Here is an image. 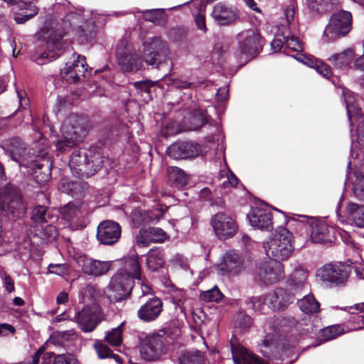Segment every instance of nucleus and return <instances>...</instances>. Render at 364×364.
Wrapping results in <instances>:
<instances>
[{
  "label": "nucleus",
  "mask_w": 364,
  "mask_h": 364,
  "mask_svg": "<svg viewBox=\"0 0 364 364\" xmlns=\"http://www.w3.org/2000/svg\"><path fill=\"white\" fill-rule=\"evenodd\" d=\"M355 180L353 182V193L354 196L364 200V176L356 172L354 173Z\"/></svg>",
  "instance_id": "49"
},
{
  "label": "nucleus",
  "mask_w": 364,
  "mask_h": 364,
  "mask_svg": "<svg viewBox=\"0 0 364 364\" xmlns=\"http://www.w3.org/2000/svg\"><path fill=\"white\" fill-rule=\"evenodd\" d=\"M293 327L300 334L307 333L313 331L312 325L309 320L308 322L297 321L291 316L274 317L269 323V330L267 326L264 327V336L262 343L260 344V352L268 358L274 357L276 352L279 349L277 343V337L282 333L286 331V328Z\"/></svg>",
  "instance_id": "2"
},
{
  "label": "nucleus",
  "mask_w": 364,
  "mask_h": 364,
  "mask_svg": "<svg viewBox=\"0 0 364 364\" xmlns=\"http://www.w3.org/2000/svg\"><path fill=\"white\" fill-rule=\"evenodd\" d=\"M20 9L21 12L16 13L14 16V20L18 24L26 22L38 12V8L36 5L31 3L27 4L25 1L21 5Z\"/></svg>",
  "instance_id": "39"
},
{
  "label": "nucleus",
  "mask_w": 364,
  "mask_h": 364,
  "mask_svg": "<svg viewBox=\"0 0 364 364\" xmlns=\"http://www.w3.org/2000/svg\"><path fill=\"white\" fill-rule=\"evenodd\" d=\"M164 336L158 333L146 337L140 347L141 358L151 361L158 359L164 353Z\"/></svg>",
  "instance_id": "22"
},
{
  "label": "nucleus",
  "mask_w": 364,
  "mask_h": 364,
  "mask_svg": "<svg viewBox=\"0 0 364 364\" xmlns=\"http://www.w3.org/2000/svg\"><path fill=\"white\" fill-rule=\"evenodd\" d=\"M255 275L264 284H272L284 277L283 264L272 259L256 265Z\"/></svg>",
  "instance_id": "15"
},
{
  "label": "nucleus",
  "mask_w": 364,
  "mask_h": 364,
  "mask_svg": "<svg viewBox=\"0 0 364 364\" xmlns=\"http://www.w3.org/2000/svg\"><path fill=\"white\" fill-rule=\"evenodd\" d=\"M58 215H55L52 210H48L46 206L38 205L33 210V220L40 224L55 223L58 220Z\"/></svg>",
  "instance_id": "38"
},
{
  "label": "nucleus",
  "mask_w": 364,
  "mask_h": 364,
  "mask_svg": "<svg viewBox=\"0 0 364 364\" xmlns=\"http://www.w3.org/2000/svg\"><path fill=\"white\" fill-rule=\"evenodd\" d=\"M237 41L240 51L247 58L255 57L262 50V38L255 29L242 31L237 35Z\"/></svg>",
  "instance_id": "16"
},
{
  "label": "nucleus",
  "mask_w": 364,
  "mask_h": 364,
  "mask_svg": "<svg viewBox=\"0 0 364 364\" xmlns=\"http://www.w3.org/2000/svg\"><path fill=\"white\" fill-rule=\"evenodd\" d=\"M117 63L125 72H135L143 66L144 56L141 57L134 47L125 41L119 43L116 49Z\"/></svg>",
  "instance_id": "13"
},
{
  "label": "nucleus",
  "mask_w": 364,
  "mask_h": 364,
  "mask_svg": "<svg viewBox=\"0 0 364 364\" xmlns=\"http://www.w3.org/2000/svg\"><path fill=\"white\" fill-rule=\"evenodd\" d=\"M180 364H205L203 354L197 350H186L179 357Z\"/></svg>",
  "instance_id": "43"
},
{
  "label": "nucleus",
  "mask_w": 364,
  "mask_h": 364,
  "mask_svg": "<svg viewBox=\"0 0 364 364\" xmlns=\"http://www.w3.org/2000/svg\"><path fill=\"white\" fill-rule=\"evenodd\" d=\"M171 85L176 89H192L196 87L194 82L178 78H173Z\"/></svg>",
  "instance_id": "61"
},
{
  "label": "nucleus",
  "mask_w": 364,
  "mask_h": 364,
  "mask_svg": "<svg viewBox=\"0 0 364 364\" xmlns=\"http://www.w3.org/2000/svg\"><path fill=\"white\" fill-rule=\"evenodd\" d=\"M328 60L337 68L348 70L353 68L352 63L355 60V50L352 48L332 55Z\"/></svg>",
  "instance_id": "33"
},
{
  "label": "nucleus",
  "mask_w": 364,
  "mask_h": 364,
  "mask_svg": "<svg viewBox=\"0 0 364 364\" xmlns=\"http://www.w3.org/2000/svg\"><path fill=\"white\" fill-rule=\"evenodd\" d=\"M149 235L153 242H162L166 238V232L159 228H149Z\"/></svg>",
  "instance_id": "59"
},
{
  "label": "nucleus",
  "mask_w": 364,
  "mask_h": 364,
  "mask_svg": "<svg viewBox=\"0 0 364 364\" xmlns=\"http://www.w3.org/2000/svg\"><path fill=\"white\" fill-rule=\"evenodd\" d=\"M208 122L209 117L206 114V112L200 109H196L191 115V124L188 129L191 131L197 130Z\"/></svg>",
  "instance_id": "44"
},
{
  "label": "nucleus",
  "mask_w": 364,
  "mask_h": 364,
  "mask_svg": "<svg viewBox=\"0 0 364 364\" xmlns=\"http://www.w3.org/2000/svg\"><path fill=\"white\" fill-rule=\"evenodd\" d=\"M88 11L77 9L67 14L63 19L64 29L72 28L76 30L78 41L81 44L92 43L97 35V28L93 21L86 18Z\"/></svg>",
  "instance_id": "6"
},
{
  "label": "nucleus",
  "mask_w": 364,
  "mask_h": 364,
  "mask_svg": "<svg viewBox=\"0 0 364 364\" xmlns=\"http://www.w3.org/2000/svg\"><path fill=\"white\" fill-rule=\"evenodd\" d=\"M338 0H306L307 7L312 12L323 14L331 10Z\"/></svg>",
  "instance_id": "41"
},
{
  "label": "nucleus",
  "mask_w": 364,
  "mask_h": 364,
  "mask_svg": "<svg viewBox=\"0 0 364 364\" xmlns=\"http://www.w3.org/2000/svg\"><path fill=\"white\" fill-rule=\"evenodd\" d=\"M294 14V6L289 5L284 10L287 24L282 25L279 28L278 33L271 43L272 50L277 53L284 49V52H286L287 55H291L303 64L314 68L322 76L329 78L331 75V69L329 65L314 56H306L300 53L303 50V43L296 36V32L291 29Z\"/></svg>",
  "instance_id": "1"
},
{
  "label": "nucleus",
  "mask_w": 364,
  "mask_h": 364,
  "mask_svg": "<svg viewBox=\"0 0 364 364\" xmlns=\"http://www.w3.org/2000/svg\"><path fill=\"white\" fill-rule=\"evenodd\" d=\"M161 132L165 137H168L176 134L178 132V129L174 122H169L161 130Z\"/></svg>",
  "instance_id": "64"
},
{
  "label": "nucleus",
  "mask_w": 364,
  "mask_h": 364,
  "mask_svg": "<svg viewBox=\"0 0 364 364\" xmlns=\"http://www.w3.org/2000/svg\"><path fill=\"white\" fill-rule=\"evenodd\" d=\"M219 268L223 275L229 277L237 276L245 268L243 257L235 250L227 251L219 264Z\"/></svg>",
  "instance_id": "23"
},
{
  "label": "nucleus",
  "mask_w": 364,
  "mask_h": 364,
  "mask_svg": "<svg viewBox=\"0 0 364 364\" xmlns=\"http://www.w3.org/2000/svg\"><path fill=\"white\" fill-rule=\"evenodd\" d=\"M0 279L1 280L2 286L5 291L11 294L14 291V280L6 272L4 267L0 266Z\"/></svg>",
  "instance_id": "52"
},
{
  "label": "nucleus",
  "mask_w": 364,
  "mask_h": 364,
  "mask_svg": "<svg viewBox=\"0 0 364 364\" xmlns=\"http://www.w3.org/2000/svg\"><path fill=\"white\" fill-rule=\"evenodd\" d=\"M186 298V294L185 291L183 289H176L173 290L172 292V299L173 300V303H175L178 306H181L185 301Z\"/></svg>",
  "instance_id": "62"
},
{
  "label": "nucleus",
  "mask_w": 364,
  "mask_h": 364,
  "mask_svg": "<svg viewBox=\"0 0 364 364\" xmlns=\"http://www.w3.org/2000/svg\"><path fill=\"white\" fill-rule=\"evenodd\" d=\"M247 218L250 225L255 229L269 231L273 228L272 215L267 208H255Z\"/></svg>",
  "instance_id": "25"
},
{
  "label": "nucleus",
  "mask_w": 364,
  "mask_h": 364,
  "mask_svg": "<svg viewBox=\"0 0 364 364\" xmlns=\"http://www.w3.org/2000/svg\"><path fill=\"white\" fill-rule=\"evenodd\" d=\"M120 235L121 228L118 223L114 221H103L97 228V237L102 244L112 245L119 240Z\"/></svg>",
  "instance_id": "24"
},
{
  "label": "nucleus",
  "mask_w": 364,
  "mask_h": 364,
  "mask_svg": "<svg viewBox=\"0 0 364 364\" xmlns=\"http://www.w3.org/2000/svg\"><path fill=\"white\" fill-rule=\"evenodd\" d=\"M0 209L1 213L10 220L20 218L26 213V209L18 188L9 186L0 192Z\"/></svg>",
  "instance_id": "8"
},
{
  "label": "nucleus",
  "mask_w": 364,
  "mask_h": 364,
  "mask_svg": "<svg viewBox=\"0 0 364 364\" xmlns=\"http://www.w3.org/2000/svg\"><path fill=\"white\" fill-rule=\"evenodd\" d=\"M163 310L161 300L156 297L149 299L138 310L139 318L145 322H151L156 320Z\"/></svg>",
  "instance_id": "27"
},
{
  "label": "nucleus",
  "mask_w": 364,
  "mask_h": 364,
  "mask_svg": "<svg viewBox=\"0 0 364 364\" xmlns=\"http://www.w3.org/2000/svg\"><path fill=\"white\" fill-rule=\"evenodd\" d=\"M146 267L152 272L157 271L165 264L164 250L159 247L151 249L146 255Z\"/></svg>",
  "instance_id": "37"
},
{
  "label": "nucleus",
  "mask_w": 364,
  "mask_h": 364,
  "mask_svg": "<svg viewBox=\"0 0 364 364\" xmlns=\"http://www.w3.org/2000/svg\"><path fill=\"white\" fill-rule=\"evenodd\" d=\"M231 353L234 364H267L240 344L231 343Z\"/></svg>",
  "instance_id": "29"
},
{
  "label": "nucleus",
  "mask_w": 364,
  "mask_h": 364,
  "mask_svg": "<svg viewBox=\"0 0 364 364\" xmlns=\"http://www.w3.org/2000/svg\"><path fill=\"white\" fill-rule=\"evenodd\" d=\"M88 73V65L84 55L73 53V60L65 63L60 74L68 83H75L82 77H86Z\"/></svg>",
  "instance_id": "18"
},
{
  "label": "nucleus",
  "mask_w": 364,
  "mask_h": 364,
  "mask_svg": "<svg viewBox=\"0 0 364 364\" xmlns=\"http://www.w3.org/2000/svg\"><path fill=\"white\" fill-rule=\"evenodd\" d=\"M343 95L346 105L347 113L351 132L356 127L355 139L361 148L364 149V112L358 106L355 95L349 90L342 88Z\"/></svg>",
  "instance_id": "9"
},
{
  "label": "nucleus",
  "mask_w": 364,
  "mask_h": 364,
  "mask_svg": "<svg viewBox=\"0 0 364 364\" xmlns=\"http://www.w3.org/2000/svg\"><path fill=\"white\" fill-rule=\"evenodd\" d=\"M245 304L247 309H252L255 312L264 314L266 307H268L267 294L248 297L245 299Z\"/></svg>",
  "instance_id": "42"
},
{
  "label": "nucleus",
  "mask_w": 364,
  "mask_h": 364,
  "mask_svg": "<svg viewBox=\"0 0 364 364\" xmlns=\"http://www.w3.org/2000/svg\"><path fill=\"white\" fill-rule=\"evenodd\" d=\"M94 348L98 358L100 359L109 358L113 353L104 341L101 340L95 341Z\"/></svg>",
  "instance_id": "53"
},
{
  "label": "nucleus",
  "mask_w": 364,
  "mask_h": 364,
  "mask_svg": "<svg viewBox=\"0 0 364 364\" xmlns=\"http://www.w3.org/2000/svg\"><path fill=\"white\" fill-rule=\"evenodd\" d=\"M212 16L220 26H227L235 22L239 16L237 11L222 3L217 4L213 10Z\"/></svg>",
  "instance_id": "30"
},
{
  "label": "nucleus",
  "mask_w": 364,
  "mask_h": 364,
  "mask_svg": "<svg viewBox=\"0 0 364 364\" xmlns=\"http://www.w3.org/2000/svg\"><path fill=\"white\" fill-rule=\"evenodd\" d=\"M343 333V328L341 326H331L321 330V337H322L325 341H327L334 339Z\"/></svg>",
  "instance_id": "51"
},
{
  "label": "nucleus",
  "mask_w": 364,
  "mask_h": 364,
  "mask_svg": "<svg viewBox=\"0 0 364 364\" xmlns=\"http://www.w3.org/2000/svg\"><path fill=\"white\" fill-rule=\"evenodd\" d=\"M48 272L60 277L68 274V265L67 264H50L48 267Z\"/></svg>",
  "instance_id": "55"
},
{
  "label": "nucleus",
  "mask_w": 364,
  "mask_h": 364,
  "mask_svg": "<svg viewBox=\"0 0 364 364\" xmlns=\"http://www.w3.org/2000/svg\"><path fill=\"white\" fill-rule=\"evenodd\" d=\"M210 225L220 240L233 237L238 230L236 219L224 212H218L210 219Z\"/></svg>",
  "instance_id": "14"
},
{
  "label": "nucleus",
  "mask_w": 364,
  "mask_h": 364,
  "mask_svg": "<svg viewBox=\"0 0 364 364\" xmlns=\"http://www.w3.org/2000/svg\"><path fill=\"white\" fill-rule=\"evenodd\" d=\"M347 218L355 225L364 228V205L357 203H348L346 208Z\"/></svg>",
  "instance_id": "35"
},
{
  "label": "nucleus",
  "mask_w": 364,
  "mask_h": 364,
  "mask_svg": "<svg viewBox=\"0 0 364 364\" xmlns=\"http://www.w3.org/2000/svg\"><path fill=\"white\" fill-rule=\"evenodd\" d=\"M202 152L200 145L192 141H178L167 148L168 155L173 159H188L198 156Z\"/></svg>",
  "instance_id": "21"
},
{
  "label": "nucleus",
  "mask_w": 364,
  "mask_h": 364,
  "mask_svg": "<svg viewBox=\"0 0 364 364\" xmlns=\"http://www.w3.org/2000/svg\"><path fill=\"white\" fill-rule=\"evenodd\" d=\"M132 282L122 272L114 274L107 288V295L110 301L117 302L127 298L131 293Z\"/></svg>",
  "instance_id": "19"
},
{
  "label": "nucleus",
  "mask_w": 364,
  "mask_h": 364,
  "mask_svg": "<svg viewBox=\"0 0 364 364\" xmlns=\"http://www.w3.org/2000/svg\"><path fill=\"white\" fill-rule=\"evenodd\" d=\"M87 183L82 181H69L64 179L62 181L60 190L62 192L70 195L74 198H80L83 196Z\"/></svg>",
  "instance_id": "36"
},
{
  "label": "nucleus",
  "mask_w": 364,
  "mask_h": 364,
  "mask_svg": "<svg viewBox=\"0 0 364 364\" xmlns=\"http://www.w3.org/2000/svg\"><path fill=\"white\" fill-rule=\"evenodd\" d=\"M60 213L64 220L73 221L80 215V205L78 203L70 202L60 209Z\"/></svg>",
  "instance_id": "46"
},
{
  "label": "nucleus",
  "mask_w": 364,
  "mask_h": 364,
  "mask_svg": "<svg viewBox=\"0 0 364 364\" xmlns=\"http://www.w3.org/2000/svg\"><path fill=\"white\" fill-rule=\"evenodd\" d=\"M252 318L244 311H238L233 318V326L241 331L248 330L252 325Z\"/></svg>",
  "instance_id": "45"
},
{
  "label": "nucleus",
  "mask_w": 364,
  "mask_h": 364,
  "mask_svg": "<svg viewBox=\"0 0 364 364\" xmlns=\"http://www.w3.org/2000/svg\"><path fill=\"white\" fill-rule=\"evenodd\" d=\"M168 175L170 179L172 180L177 186H184L186 185V174L182 169L178 167H171L168 170Z\"/></svg>",
  "instance_id": "50"
},
{
  "label": "nucleus",
  "mask_w": 364,
  "mask_h": 364,
  "mask_svg": "<svg viewBox=\"0 0 364 364\" xmlns=\"http://www.w3.org/2000/svg\"><path fill=\"white\" fill-rule=\"evenodd\" d=\"M223 297V293L216 285L208 290L200 291V298L205 302H219Z\"/></svg>",
  "instance_id": "47"
},
{
  "label": "nucleus",
  "mask_w": 364,
  "mask_h": 364,
  "mask_svg": "<svg viewBox=\"0 0 364 364\" xmlns=\"http://www.w3.org/2000/svg\"><path fill=\"white\" fill-rule=\"evenodd\" d=\"M54 223H47L46 224H41L42 227V234L45 238L53 240L58 235L56 228L53 225Z\"/></svg>",
  "instance_id": "57"
},
{
  "label": "nucleus",
  "mask_w": 364,
  "mask_h": 364,
  "mask_svg": "<svg viewBox=\"0 0 364 364\" xmlns=\"http://www.w3.org/2000/svg\"><path fill=\"white\" fill-rule=\"evenodd\" d=\"M195 22L198 29L206 32L207 28L205 25L204 11L200 9L197 14H195Z\"/></svg>",
  "instance_id": "63"
},
{
  "label": "nucleus",
  "mask_w": 364,
  "mask_h": 364,
  "mask_svg": "<svg viewBox=\"0 0 364 364\" xmlns=\"http://www.w3.org/2000/svg\"><path fill=\"white\" fill-rule=\"evenodd\" d=\"M74 318L84 332H91L102 321L103 317L97 306H85L80 311H74Z\"/></svg>",
  "instance_id": "20"
},
{
  "label": "nucleus",
  "mask_w": 364,
  "mask_h": 364,
  "mask_svg": "<svg viewBox=\"0 0 364 364\" xmlns=\"http://www.w3.org/2000/svg\"><path fill=\"white\" fill-rule=\"evenodd\" d=\"M54 364H79L73 354H59L55 357Z\"/></svg>",
  "instance_id": "58"
},
{
  "label": "nucleus",
  "mask_w": 364,
  "mask_h": 364,
  "mask_svg": "<svg viewBox=\"0 0 364 364\" xmlns=\"http://www.w3.org/2000/svg\"><path fill=\"white\" fill-rule=\"evenodd\" d=\"M119 272H122L125 277H129L132 282L133 279L141 280V267L138 256L132 255L125 257L123 269Z\"/></svg>",
  "instance_id": "34"
},
{
  "label": "nucleus",
  "mask_w": 364,
  "mask_h": 364,
  "mask_svg": "<svg viewBox=\"0 0 364 364\" xmlns=\"http://www.w3.org/2000/svg\"><path fill=\"white\" fill-rule=\"evenodd\" d=\"M136 243L139 246H148L152 242L151 235H149V230L141 229L136 235Z\"/></svg>",
  "instance_id": "56"
},
{
  "label": "nucleus",
  "mask_w": 364,
  "mask_h": 364,
  "mask_svg": "<svg viewBox=\"0 0 364 364\" xmlns=\"http://www.w3.org/2000/svg\"><path fill=\"white\" fill-rule=\"evenodd\" d=\"M85 119L77 114H70L64 120L61 127L62 138L56 142L58 152H65L73 147L85 135Z\"/></svg>",
  "instance_id": "7"
},
{
  "label": "nucleus",
  "mask_w": 364,
  "mask_h": 364,
  "mask_svg": "<svg viewBox=\"0 0 364 364\" xmlns=\"http://www.w3.org/2000/svg\"><path fill=\"white\" fill-rule=\"evenodd\" d=\"M82 272L88 275L99 277L106 274L111 267L110 262H103L83 256L78 260Z\"/></svg>",
  "instance_id": "26"
},
{
  "label": "nucleus",
  "mask_w": 364,
  "mask_h": 364,
  "mask_svg": "<svg viewBox=\"0 0 364 364\" xmlns=\"http://www.w3.org/2000/svg\"><path fill=\"white\" fill-rule=\"evenodd\" d=\"M307 224L311 228V238L315 243H323L328 240V228L326 223L314 218H309Z\"/></svg>",
  "instance_id": "32"
},
{
  "label": "nucleus",
  "mask_w": 364,
  "mask_h": 364,
  "mask_svg": "<svg viewBox=\"0 0 364 364\" xmlns=\"http://www.w3.org/2000/svg\"><path fill=\"white\" fill-rule=\"evenodd\" d=\"M132 221L134 226L139 228L146 223L147 216L139 209H134L131 213Z\"/></svg>",
  "instance_id": "54"
},
{
  "label": "nucleus",
  "mask_w": 364,
  "mask_h": 364,
  "mask_svg": "<svg viewBox=\"0 0 364 364\" xmlns=\"http://www.w3.org/2000/svg\"><path fill=\"white\" fill-rule=\"evenodd\" d=\"M263 247L269 259L287 260L294 250L293 235L287 228L279 227L263 242Z\"/></svg>",
  "instance_id": "4"
},
{
  "label": "nucleus",
  "mask_w": 364,
  "mask_h": 364,
  "mask_svg": "<svg viewBox=\"0 0 364 364\" xmlns=\"http://www.w3.org/2000/svg\"><path fill=\"white\" fill-rule=\"evenodd\" d=\"M308 276L309 272L301 265H298L289 276L287 282V285L291 290L298 292L308 287Z\"/></svg>",
  "instance_id": "31"
},
{
  "label": "nucleus",
  "mask_w": 364,
  "mask_h": 364,
  "mask_svg": "<svg viewBox=\"0 0 364 364\" xmlns=\"http://www.w3.org/2000/svg\"><path fill=\"white\" fill-rule=\"evenodd\" d=\"M146 21L155 22L161 19L163 9H150L141 11Z\"/></svg>",
  "instance_id": "60"
},
{
  "label": "nucleus",
  "mask_w": 364,
  "mask_h": 364,
  "mask_svg": "<svg viewBox=\"0 0 364 364\" xmlns=\"http://www.w3.org/2000/svg\"><path fill=\"white\" fill-rule=\"evenodd\" d=\"M1 147L5 154L12 160L18 164L19 166H24L30 168L31 173H33L34 168H46L49 171L52 163L49 158L43 156L31 154L30 150L19 138H12L2 142Z\"/></svg>",
  "instance_id": "3"
},
{
  "label": "nucleus",
  "mask_w": 364,
  "mask_h": 364,
  "mask_svg": "<svg viewBox=\"0 0 364 364\" xmlns=\"http://www.w3.org/2000/svg\"><path fill=\"white\" fill-rule=\"evenodd\" d=\"M268 308L272 310L285 309L294 301V296L287 290L279 288L272 292L267 294Z\"/></svg>",
  "instance_id": "28"
},
{
  "label": "nucleus",
  "mask_w": 364,
  "mask_h": 364,
  "mask_svg": "<svg viewBox=\"0 0 364 364\" xmlns=\"http://www.w3.org/2000/svg\"><path fill=\"white\" fill-rule=\"evenodd\" d=\"M67 33L66 31L58 32L50 31L46 43V50H38L33 56V60L38 65H43L58 58L64 48L63 37Z\"/></svg>",
  "instance_id": "11"
},
{
  "label": "nucleus",
  "mask_w": 364,
  "mask_h": 364,
  "mask_svg": "<svg viewBox=\"0 0 364 364\" xmlns=\"http://www.w3.org/2000/svg\"><path fill=\"white\" fill-rule=\"evenodd\" d=\"M352 16L349 11H340L333 14L323 33L326 42H331L346 36L351 28Z\"/></svg>",
  "instance_id": "12"
},
{
  "label": "nucleus",
  "mask_w": 364,
  "mask_h": 364,
  "mask_svg": "<svg viewBox=\"0 0 364 364\" xmlns=\"http://www.w3.org/2000/svg\"><path fill=\"white\" fill-rule=\"evenodd\" d=\"M350 272V266L341 263H328L318 270V277L323 282L336 285L344 284Z\"/></svg>",
  "instance_id": "17"
},
{
  "label": "nucleus",
  "mask_w": 364,
  "mask_h": 364,
  "mask_svg": "<svg viewBox=\"0 0 364 364\" xmlns=\"http://www.w3.org/2000/svg\"><path fill=\"white\" fill-rule=\"evenodd\" d=\"M103 161L100 152L84 149H75L69 160V166L77 177H90L102 166Z\"/></svg>",
  "instance_id": "5"
},
{
  "label": "nucleus",
  "mask_w": 364,
  "mask_h": 364,
  "mask_svg": "<svg viewBox=\"0 0 364 364\" xmlns=\"http://www.w3.org/2000/svg\"><path fill=\"white\" fill-rule=\"evenodd\" d=\"M298 305L301 311L306 314L317 313L320 308L319 302L313 294H307L299 300Z\"/></svg>",
  "instance_id": "40"
},
{
  "label": "nucleus",
  "mask_w": 364,
  "mask_h": 364,
  "mask_svg": "<svg viewBox=\"0 0 364 364\" xmlns=\"http://www.w3.org/2000/svg\"><path fill=\"white\" fill-rule=\"evenodd\" d=\"M143 47L144 60L149 65L159 67L169 58L168 45L159 37L148 38L143 43Z\"/></svg>",
  "instance_id": "10"
},
{
  "label": "nucleus",
  "mask_w": 364,
  "mask_h": 364,
  "mask_svg": "<svg viewBox=\"0 0 364 364\" xmlns=\"http://www.w3.org/2000/svg\"><path fill=\"white\" fill-rule=\"evenodd\" d=\"M122 323L118 327L108 331L105 336V340L107 343L113 346H119L122 342Z\"/></svg>",
  "instance_id": "48"
}]
</instances>
